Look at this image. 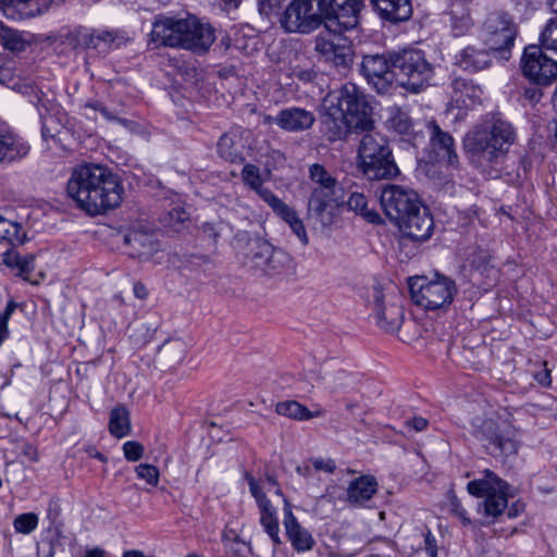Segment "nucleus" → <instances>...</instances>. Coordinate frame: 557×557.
Here are the masks:
<instances>
[{
  "mask_svg": "<svg viewBox=\"0 0 557 557\" xmlns=\"http://www.w3.org/2000/svg\"><path fill=\"white\" fill-rule=\"evenodd\" d=\"M352 61V51L349 46L336 45L332 54L325 62L333 64L336 67H347Z\"/></svg>",
  "mask_w": 557,
  "mask_h": 557,
  "instance_id": "c03bdc74",
  "label": "nucleus"
},
{
  "mask_svg": "<svg viewBox=\"0 0 557 557\" xmlns=\"http://www.w3.org/2000/svg\"><path fill=\"white\" fill-rule=\"evenodd\" d=\"M289 227L304 246L309 244V237L301 220L294 221V224Z\"/></svg>",
  "mask_w": 557,
  "mask_h": 557,
  "instance_id": "bf43d9fd",
  "label": "nucleus"
},
{
  "mask_svg": "<svg viewBox=\"0 0 557 557\" xmlns=\"http://www.w3.org/2000/svg\"><path fill=\"white\" fill-rule=\"evenodd\" d=\"M516 140L512 125L502 119L492 117L475 125L463 137V149L481 166L498 163Z\"/></svg>",
  "mask_w": 557,
  "mask_h": 557,
  "instance_id": "20e7f679",
  "label": "nucleus"
},
{
  "mask_svg": "<svg viewBox=\"0 0 557 557\" xmlns=\"http://www.w3.org/2000/svg\"><path fill=\"white\" fill-rule=\"evenodd\" d=\"M534 380L542 386H549L552 383L550 370L547 369L546 363L541 364L540 370L533 374Z\"/></svg>",
  "mask_w": 557,
  "mask_h": 557,
  "instance_id": "4d7b16f0",
  "label": "nucleus"
},
{
  "mask_svg": "<svg viewBox=\"0 0 557 557\" xmlns=\"http://www.w3.org/2000/svg\"><path fill=\"white\" fill-rule=\"evenodd\" d=\"M259 197L267 202L272 209L275 208L281 201L278 197H276L270 189L260 186L259 189L255 190Z\"/></svg>",
  "mask_w": 557,
  "mask_h": 557,
  "instance_id": "13d9d810",
  "label": "nucleus"
},
{
  "mask_svg": "<svg viewBox=\"0 0 557 557\" xmlns=\"http://www.w3.org/2000/svg\"><path fill=\"white\" fill-rule=\"evenodd\" d=\"M373 317L377 326L385 332L397 331L404 319L401 296L398 293H384L374 287L372 293Z\"/></svg>",
  "mask_w": 557,
  "mask_h": 557,
  "instance_id": "ddd939ff",
  "label": "nucleus"
},
{
  "mask_svg": "<svg viewBox=\"0 0 557 557\" xmlns=\"http://www.w3.org/2000/svg\"><path fill=\"white\" fill-rule=\"evenodd\" d=\"M150 36L157 46L183 48L198 54L206 53L215 40L214 28L194 15L160 17L153 23Z\"/></svg>",
  "mask_w": 557,
  "mask_h": 557,
  "instance_id": "7ed1b4c3",
  "label": "nucleus"
},
{
  "mask_svg": "<svg viewBox=\"0 0 557 557\" xmlns=\"http://www.w3.org/2000/svg\"><path fill=\"white\" fill-rule=\"evenodd\" d=\"M218 152L221 158L232 163H239L244 160L238 148L237 135L234 133H225L220 137Z\"/></svg>",
  "mask_w": 557,
  "mask_h": 557,
  "instance_id": "f704fd0d",
  "label": "nucleus"
},
{
  "mask_svg": "<svg viewBox=\"0 0 557 557\" xmlns=\"http://www.w3.org/2000/svg\"><path fill=\"white\" fill-rule=\"evenodd\" d=\"M323 109L331 140L343 138L349 131H367L373 124L372 108L352 83L329 92L323 99Z\"/></svg>",
  "mask_w": 557,
  "mask_h": 557,
  "instance_id": "f03ea898",
  "label": "nucleus"
},
{
  "mask_svg": "<svg viewBox=\"0 0 557 557\" xmlns=\"http://www.w3.org/2000/svg\"><path fill=\"white\" fill-rule=\"evenodd\" d=\"M517 34V24L504 11L488 13L482 26V36L485 45L490 50L500 53V57L505 60L509 59Z\"/></svg>",
  "mask_w": 557,
  "mask_h": 557,
  "instance_id": "9d476101",
  "label": "nucleus"
},
{
  "mask_svg": "<svg viewBox=\"0 0 557 557\" xmlns=\"http://www.w3.org/2000/svg\"><path fill=\"white\" fill-rule=\"evenodd\" d=\"M450 103L459 109H471L480 102L482 89L471 79L455 77L450 84Z\"/></svg>",
  "mask_w": 557,
  "mask_h": 557,
  "instance_id": "393cba45",
  "label": "nucleus"
},
{
  "mask_svg": "<svg viewBox=\"0 0 557 557\" xmlns=\"http://www.w3.org/2000/svg\"><path fill=\"white\" fill-rule=\"evenodd\" d=\"M245 480L247 481L249 491L257 503L260 512L259 521L261 527L269 535L274 546H278L282 541L280 537V522L276 508L267 497L258 480L249 473H245Z\"/></svg>",
  "mask_w": 557,
  "mask_h": 557,
  "instance_id": "dca6fc26",
  "label": "nucleus"
},
{
  "mask_svg": "<svg viewBox=\"0 0 557 557\" xmlns=\"http://www.w3.org/2000/svg\"><path fill=\"white\" fill-rule=\"evenodd\" d=\"M449 511L456 516L463 525H469L471 523V519L468 516L467 510L462 507L461 502L455 496L449 497Z\"/></svg>",
  "mask_w": 557,
  "mask_h": 557,
  "instance_id": "3c124183",
  "label": "nucleus"
},
{
  "mask_svg": "<svg viewBox=\"0 0 557 557\" xmlns=\"http://www.w3.org/2000/svg\"><path fill=\"white\" fill-rule=\"evenodd\" d=\"M0 84L15 88V73L11 66L0 64Z\"/></svg>",
  "mask_w": 557,
  "mask_h": 557,
  "instance_id": "5fc2aeb1",
  "label": "nucleus"
},
{
  "mask_svg": "<svg viewBox=\"0 0 557 557\" xmlns=\"http://www.w3.org/2000/svg\"><path fill=\"white\" fill-rule=\"evenodd\" d=\"M290 261L292 258L287 252L272 246V251L269 253L261 274L270 277L282 275L288 270Z\"/></svg>",
  "mask_w": 557,
  "mask_h": 557,
  "instance_id": "2f4dec72",
  "label": "nucleus"
},
{
  "mask_svg": "<svg viewBox=\"0 0 557 557\" xmlns=\"http://www.w3.org/2000/svg\"><path fill=\"white\" fill-rule=\"evenodd\" d=\"M540 4L539 0H517L518 10L528 13V11H533Z\"/></svg>",
  "mask_w": 557,
  "mask_h": 557,
  "instance_id": "338daca9",
  "label": "nucleus"
},
{
  "mask_svg": "<svg viewBox=\"0 0 557 557\" xmlns=\"http://www.w3.org/2000/svg\"><path fill=\"white\" fill-rule=\"evenodd\" d=\"M520 67L523 76L535 85H549L557 78V61L547 57L536 45L524 48Z\"/></svg>",
  "mask_w": 557,
  "mask_h": 557,
  "instance_id": "f8f14e48",
  "label": "nucleus"
},
{
  "mask_svg": "<svg viewBox=\"0 0 557 557\" xmlns=\"http://www.w3.org/2000/svg\"><path fill=\"white\" fill-rule=\"evenodd\" d=\"M396 225L404 236L417 242L429 239L434 228L433 218L429 209L423 207L422 203L419 209L406 214Z\"/></svg>",
  "mask_w": 557,
  "mask_h": 557,
  "instance_id": "a211bd4d",
  "label": "nucleus"
},
{
  "mask_svg": "<svg viewBox=\"0 0 557 557\" xmlns=\"http://www.w3.org/2000/svg\"><path fill=\"white\" fill-rule=\"evenodd\" d=\"M362 0H327L325 17L336 22L343 30H350L359 24Z\"/></svg>",
  "mask_w": 557,
  "mask_h": 557,
  "instance_id": "aec40b11",
  "label": "nucleus"
},
{
  "mask_svg": "<svg viewBox=\"0 0 557 557\" xmlns=\"http://www.w3.org/2000/svg\"><path fill=\"white\" fill-rule=\"evenodd\" d=\"M491 51L490 48L467 46L455 54L454 64L465 72L478 73L492 65Z\"/></svg>",
  "mask_w": 557,
  "mask_h": 557,
  "instance_id": "b1692460",
  "label": "nucleus"
},
{
  "mask_svg": "<svg viewBox=\"0 0 557 557\" xmlns=\"http://www.w3.org/2000/svg\"><path fill=\"white\" fill-rule=\"evenodd\" d=\"M309 177L311 181V189L341 187L337 184L336 178L333 177L331 173H329L326 169L319 163H314L310 166Z\"/></svg>",
  "mask_w": 557,
  "mask_h": 557,
  "instance_id": "58836bf2",
  "label": "nucleus"
},
{
  "mask_svg": "<svg viewBox=\"0 0 557 557\" xmlns=\"http://www.w3.org/2000/svg\"><path fill=\"white\" fill-rule=\"evenodd\" d=\"M27 41L23 35L11 27H8L3 22H0V46L11 52H20L25 50Z\"/></svg>",
  "mask_w": 557,
  "mask_h": 557,
  "instance_id": "e433bc0d",
  "label": "nucleus"
},
{
  "mask_svg": "<svg viewBox=\"0 0 557 557\" xmlns=\"http://www.w3.org/2000/svg\"><path fill=\"white\" fill-rule=\"evenodd\" d=\"M467 490L473 496L485 497L483 505L488 517H498L507 507L509 484L490 470L484 471L483 478L470 481Z\"/></svg>",
  "mask_w": 557,
  "mask_h": 557,
  "instance_id": "9b49d317",
  "label": "nucleus"
},
{
  "mask_svg": "<svg viewBox=\"0 0 557 557\" xmlns=\"http://www.w3.org/2000/svg\"><path fill=\"white\" fill-rule=\"evenodd\" d=\"M315 116L313 112L299 107L281 110L274 117V123L285 132L299 133L311 128Z\"/></svg>",
  "mask_w": 557,
  "mask_h": 557,
  "instance_id": "5701e85b",
  "label": "nucleus"
},
{
  "mask_svg": "<svg viewBox=\"0 0 557 557\" xmlns=\"http://www.w3.org/2000/svg\"><path fill=\"white\" fill-rule=\"evenodd\" d=\"M66 191L79 209L90 215H98L121 205L124 187L109 168L98 163H83L73 169Z\"/></svg>",
  "mask_w": 557,
  "mask_h": 557,
  "instance_id": "f257e3e1",
  "label": "nucleus"
},
{
  "mask_svg": "<svg viewBox=\"0 0 557 557\" xmlns=\"http://www.w3.org/2000/svg\"><path fill=\"white\" fill-rule=\"evenodd\" d=\"M272 210L284 221L292 214L293 211H295L293 208H290L282 200Z\"/></svg>",
  "mask_w": 557,
  "mask_h": 557,
  "instance_id": "0e129e2a",
  "label": "nucleus"
},
{
  "mask_svg": "<svg viewBox=\"0 0 557 557\" xmlns=\"http://www.w3.org/2000/svg\"><path fill=\"white\" fill-rule=\"evenodd\" d=\"M270 251H272V245L269 242L256 239L251 246L250 256L248 257L250 268L261 273Z\"/></svg>",
  "mask_w": 557,
  "mask_h": 557,
  "instance_id": "ea45409f",
  "label": "nucleus"
},
{
  "mask_svg": "<svg viewBox=\"0 0 557 557\" xmlns=\"http://www.w3.org/2000/svg\"><path fill=\"white\" fill-rule=\"evenodd\" d=\"M21 231L20 224L0 215V242H8L10 244L22 243Z\"/></svg>",
  "mask_w": 557,
  "mask_h": 557,
  "instance_id": "a19ab883",
  "label": "nucleus"
},
{
  "mask_svg": "<svg viewBox=\"0 0 557 557\" xmlns=\"http://www.w3.org/2000/svg\"><path fill=\"white\" fill-rule=\"evenodd\" d=\"M23 455L29 460V461H37L38 460V453L36 447H34L32 444H24L23 445Z\"/></svg>",
  "mask_w": 557,
  "mask_h": 557,
  "instance_id": "774afa93",
  "label": "nucleus"
},
{
  "mask_svg": "<svg viewBox=\"0 0 557 557\" xmlns=\"http://www.w3.org/2000/svg\"><path fill=\"white\" fill-rule=\"evenodd\" d=\"M275 411L280 416L288 417L295 420H309L315 417L323 416L322 410H318L315 412H311L307 407L299 404L296 400H286L277 403L275 406Z\"/></svg>",
  "mask_w": 557,
  "mask_h": 557,
  "instance_id": "473e14b6",
  "label": "nucleus"
},
{
  "mask_svg": "<svg viewBox=\"0 0 557 557\" xmlns=\"http://www.w3.org/2000/svg\"><path fill=\"white\" fill-rule=\"evenodd\" d=\"M358 157V169L368 180H392L399 174L386 137L377 132L363 135Z\"/></svg>",
  "mask_w": 557,
  "mask_h": 557,
  "instance_id": "39448f33",
  "label": "nucleus"
},
{
  "mask_svg": "<svg viewBox=\"0 0 557 557\" xmlns=\"http://www.w3.org/2000/svg\"><path fill=\"white\" fill-rule=\"evenodd\" d=\"M490 259L491 256L487 251L479 250L475 252L472 263L478 270L484 272L490 262Z\"/></svg>",
  "mask_w": 557,
  "mask_h": 557,
  "instance_id": "052dcab7",
  "label": "nucleus"
},
{
  "mask_svg": "<svg viewBox=\"0 0 557 557\" xmlns=\"http://www.w3.org/2000/svg\"><path fill=\"white\" fill-rule=\"evenodd\" d=\"M163 354L171 356L174 363H181L186 355V346L181 341H173L163 348Z\"/></svg>",
  "mask_w": 557,
  "mask_h": 557,
  "instance_id": "09e8293b",
  "label": "nucleus"
},
{
  "mask_svg": "<svg viewBox=\"0 0 557 557\" xmlns=\"http://www.w3.org/2000/svg\"><path fill=\"white\" fill-rule=\"evenodd\" d=\"M170 220L176 223H183L188 219L187 212L183 208H174L170 213Z\"/></svg>",
  "mask_w": 557,
  "mask_h": 557,
  "instance_id": "69168bd1",
  "label": "nucleus"
},
{
  "mask_svg": "<svg viewBox=\"0 0 557 557\" xmlns=\"http://www.w3.org/2000/svg\"><path fill=\"white\" fill-rule=\"evenodd\" d=\"M327 0H292L280 16L286 33L310 34L323 23Z\"/></svg>",
  "mask_w": 557,
  "mask_h": 557,
  "instance_id": "6e6552de",
  "label": "nucleus"
},
{
  "mask_svg": "<svg viewBox=\"0 0 557 557\" xmlns=\"http://www.w3.org/2000/svg\"><path fill=\"white\" fill-rule=\"evenodd\" d=\"M373 9L386 21H406L411 16L410 0H371Z\"/></svg>",
  "mask_w": 557,
  "mask_h": 557,
  "instance_id": "bb28decb",
  "label": "nucleus"
},
{
  "mask_svg": "<svg viewBox=\"0 0 557 557\" xmlns=\"http://www.w3.org/2000/svg\"><path fill=\"white\" fill-rule=\"evenodd\" d=\"M360 71L368 83L371 84L377 92L382 94L387 91L395 76L392 65V54L389 58L385 54L364 55Z\"/></svg>",
  "mask_w": 557,
  "mask_h": 557,
  "instance_id": "f3484780",
  "label": "nucleus"
},
{
  "mask_svg": "<svg viewBox=\"0 0 557 557\" xmlns=\"http://www.w3.org/2000/svg\"><path fill=\"white\" fill-rule=\"evenodd\" d=\"M242 178L245 185L249 186L252 190L259 189L262 186L260 170L255 164H246L244 166Z\"/></svg>",
  "mask_w": 557,
  "mask_h": 557,
  "instance_id": "49530a36",
  "label": "nucleus"
},
{
  "mask_svg": "<svg viewBox=\"0 0 557 557\" xmlns=\"http://www.w3.org/2000/svg\"><path fill=\"white\" fill-rule=\"evenodd\" d=\"M126 40V37L117 30L92 28L91 49L106 54L123 46Z\"/></svg>",
  "mask_w": 557,
  "mask_h": 557,
  "instance_id": "c756f323",
  "label": "nucleus"
},
{
  "mask_svg": "<svg viewBox=\"0 0 557 557\" xmlns=\"http://www.w3.org/2000/svg\"><path fill=\"white\" fill-rule=\"evenodd\" d=\"M408 285L412 301L426 310L447 308L457 294L455 281L440 274H435L434 278L411 277Z\"/></svg>",
  "mask_w": 557,
  "mask_h": 557,
  "instance_id": "0eeeda50",
  "label": "nucleus"
},
{
  "mask_svg": "<svg viewBox=\"0 0 557 557\" xmlns=\"http://www.w3.org/2000/svg\"><path fill=\"white\" fill-rule=\"evenodd\" d=\"M311 463L313 468L318 471H323L326 473H333L336 469V465L333 459H322V458H314L311 459Z\"/></svg>",
  "mask_w": 557,
  "mask_h": 557,
  "instance_id": "6e6d98bb",
  "label": "nucleus"
},
{
  "mask_svg": "<svg viewBox=\"0 0 557 557\" xmlns=\"http://www.w3.org/2000/svg\"><path fill=\"white\" fill-rule=\"evenodd\" d=\"M283 515L285 535L294 550L297 553L310 552L315 545V540L312 533L300 524L286 498H284Z\"/></svg>",
  "mask_w": 557,
  "mask_h": 557,
  "instance_id": "6ab92c4d",
  "label": "nucleus"
},
{
  "mask_svg": "<svg viewBox=\"0 0 557 557\" xmlns=\"http://www.w3.org/2000/svg\"><path fill=\"white\" fill-rule=\"evenodd\" d=\"M135 471L137 476L149 485H158L160 473L157 467L149 463H140L135 468Z\"/></svg>",
  "mask_w": 557,
  "mask_h": 557,
  "instance_id": "de8ad7c7",
  "label": "nucleus"
},
{
  "mask_svg": "<svg viewBox=\"0 0 557 557\" xmlns=\"http://www.w3.org/2000/svg\"><path fill=\"white\" fill-rule=\"evenodd\" d=\"M444 18L454 37L465 36L473 26L471 9L469 8L448 4L444 12Z\"/></svg>",
  "mask_w": 557,
  "mask_h": 557,
  "instance_id": "cd10ccee",
  "label": "nucleus"
},
{
  "mask_svg": "<svg viewBox=\"0 0 557 557\" xmlns=\"http://www.w3.org/2000/svg\"><path fill=\"white\" fill-rule=\"evenodd\" d=\"M472 425L475 436L493 446L499 455L512 456L518 451L517 430L507 421L492 417H475Z\"/></svg>",
  "mask_w": 557,
  "mask_h": 557,
  "instance_id": "1a4fd4ad",
  "label": "nucleus"
},
{
  "mask_svg": "<svg viewBox=\"0 0 557 557\" xmlns=\"http://www.w3.org/2000/svg\"><path fill=\"white\" fill-rule=\"evenodd\" d=\"M124 243L131 247L129 255L134 258H149L157 250L153 235L141 231L125 234Z\"/></svg>",
  "mask_w": 557,
  "mask_h": 557,
  "instance_id": "c85d7f7f",
  "label": "nucleus"
},
{
  "mask_svg": "<svg viewBox=\"0 0 557 557\" xmlns=\"http://www.w3.org/2000/svg\"><path fill=\"white\" fill-rule=\"evenodd\" d=\"M109 431L113 436L117 438H122L129 434V412L124 406H117L111 410L109 420Z\"/></svg>",
  "mask_w": 557,
  "mask_h": 557,
  "instance_id": "72a5a7b5",
  "label": "nucleus"
},
{
  "mask_svg": "<svg viewBox=\"0 0 557 557\" xmlns=\"http://www.w3.org/2000/svg\"><path fill=\"white\" fill-rule=\"evenodd\" d=\"M343 203L344 196L341 187L311 189L308 213L323 226H327L333 223L336 210Z\"/></svg>",
  "mask_w": 557,
  "mask_h": 557,
  "instance_id": "2eb2a0df",
  "label": "nucleus"
},
{
  "mask_svg": "<svg viewBox=\"0 0 557 557\" xmlns=\"http://www.w3.org/2000/svg\"><path fill=\"white\" fill-rule=\"evenodd\" d=\"M385 214L395 224L413 210L419 209L421 201L418 194L399 185H387L380 196Z\"/></svg>",
  "mask_w": 557,
  "mask_h": 557,
  "instance_id": "4468645a",
  "label": "nucleus"
},
{
  "mask_svg": "<svg viewBox=\"0 0 557 557\" xmlns=\"http://www.w3.org/2000/svg\"><path fill=\"white\" fill-rule=\"evenodd\" d=\"M541 85L527 87L523 90V97L529 100L530 102L536 103L541 100L543 92L540 88Z\"/></svg>",
  "mask_w": 557,
  "mask_h": 557,
  "instance_id": "680f3d73",
  "label": "nucleus"
},
{
  "mask_svg": "<svg viewBox=\"0 0 557 557\" xmlns=\"http://www.w3.org/2000/svg\"><path fill=\"white\" fill-rule=\"evenodd\" d=\"M391 128L400 135H408L411 133L413 123L408 113L396 110V112L388 120Z\"/></svg>",
  "mask_w": 557,
  "mask_h": 557,
  "instance_id": "a18cd8bd",
  "label": "nucleus"
},
{
  "mask_svg": "<svg viewBox=\"0 0 557 557\" xmlns=\"http://www.w3.org/2000/svg\"><path fill=\"white\" fill-rule=\"evenodd\" d=\"M392 65L397 81L406 90L418 94L432 85L435 65L420 49H404L392 54Z\"/></svg>",
  "mask_w": 557,
  "mask_h": 557,
  "instance_id": "423d86ee",
  "label": "nucleus"
},
{
  "mask_svg": "<svg viewBox=\"0 0 557 557\" xmlns=\"http://www.w3.org/2000/svg\"><path fill=\"white\" fill-rule=\"evenodd\" d=\"M29 152V145L5 123H0V162L11 163L23 159Z\"/></svg>",
  "mask_w": 557,
  "mask_h": 557,
  "instance_id": "4be33fe9",
  "label": "nucleus"
},
{
  "mask_svg": "<svg viewBox=\"0 0 557 557\" xmlns=\"http://www.w3.org/2000/svg\"><path fill=\"white\" fill-rule=\"evenodd\" d=\"M3 263L12 269L17 270V275L30 284H38V281H33L30 274L35 270V257L27 253L21 256L15 251L8 250L3 253Z\"/></svg>",
  "mask_w": 557,
  "mask_h": 557,
  "instance_id": "7c9ffc66",
  "label": "nucleus"
},
{
  "mask_svg": "<svg viewBox=\"0 0 557 557\" xmlns=\"http://www.w3.org/2000/svg\"><path fill=\"white\" fill-rule=\"evenodd\" d=\"M421 549L425 552L428 557H437V541L430 530L424 533V543Z\"/></svg>",
  "mask_w": 557,
  "mask_h": 557,
  "instance_id": "864d4df0",
  "label": "nucleus"
},
{
  "mask_svg": "<svg viewBox=\"0 0 557 557\" xmlns=\"http://www.w3.org/2000/svg\"><path fill=\"white\" fill-rule=\"evenodd\" d=\"M63 41L73 49H91L92 28L76 26L63 35Z\"/></svg>",
  "mask_w": 557,
  "mask_h": 557,
  "instance_id": "c9c22d12",
  "label": "nucleus"
},
{
  "mask_svg": "<svg viewBox=\"0 0 557 557\" xmlns=\"http://www.w3.org/2000/svg\"><path fill=\"white\" fill-rule=\"evenodd\" d=\"M346 203L349 210L360 214L368 222L379 223L381 221L380 214L375 210L368 208V200L363 194L352 193Z\"/></svg>",
  "mask_w": 557,
  "mask_h": 557,
  "instance_id": "4c0bfd02",
  "label": "nucleus"
},
{
  "mask_svg": "<svg viewBox=\"0 0 557 557\" xmlns=\"http://www.w3.org/2000/svg\"><path fill=\"white\" fill-rule=\"evenodd\" d=\"M39 523V517L35 512L17 515L13 520V528L16 533L28 535L35 531Z\"/></svg>",
  "mask_w": 557,
  "mask_h": 557,
  "instance_id": "79ce46f5",
  "label": "nucleus"
},
{
  "mask_svg": "<svg viewBox=\"0 0 557 557\" xmlns=\"http://www.w3.org/2000/svg\"><path fill=\"white\" fill-rule=\"evenodd\" d=\"M123 454L131 462L138 461L144 455V446L137 441H127L123 444Z\"/></svg>",
  "mask_w": 557,
  "mask_h": 557,
  "instance_id": "8fccbe9b",
  "label": "nucleus"
},
{
  "mask_svg": "<svg viewBox=\"0 0 557 557\" xmlns=\"http://www.w3.org/2000/svg\"><path fill=\"white\" fill-rule=\"evenodd\" d=\"M377 486L373 475H360L349 482L345 500L354 507H366L376 494Z\"/></svg>",
  "mask_w": 557,
  "mask_h": 557,
  "instance_id": "a878e982",
  "label": "nucleus"
},
{
  "mask_svg": "<svg viewBox=\"0 0 557 557\" xmlns=\"http://www.w3.org/2000/svg\"><path fill=\"white\" fill-rule=\"evenodd\" d=\"M336 44L333 41L324 38L323 36H318L315 39V51L324 59V61L327 60V58L332 54L333 49L335 48Z\"/></svg>",
  "mask_w": 557,
  "mask_h": 557,
  "instance_id": "603ef678",
  "label": "nucleus"
},
{
  "mask_svg": "<svg viewBox=\"0 0 557 557\" xmlns=\"http://www.w3.org/2000/svg\"><path fill=\"white\" fill-rule=\"evenodd\" d=\"M428 128L430 131V146L437 161L456 168L459 161L453 136L443 131L434 121L429 122Z\"/></svg>",
  "mask_w": 557,
  "mask_h": 557,
  "instance_id": "412c9836",
  "label": "nucleus"
},
{
  "mask_svg": "<svg viewBox=\"0 0 557 557\" xmlns=\"http://www.w3.org/2000/svg\"><path fill=\"white\" fill-rule=\"evenodd\" d=\"M405 424L416 432H421L426 429L428 420L422 417H413L412 419L406 420Z\"/></svg>",
  "mask_w": 557,
  "mask_h": 557,
  "instance_id": "e2e57ef3",
  "label": "nucleus"
},
{
  "mask_svg": "<svg viewBox=\"0 0 557 557\" xmlns=\"http://www.w3.org/2000/svg\"><path fill=\"white\" fill-rule=\"evenodd\" d=\"M543 48L557 53V16L548 20L540 36Z\"/></svg>",
  "mask_w": 557,
  "mask_h": 557,
  "instance_id": "37998d69",
  "label": "nucleus"
}]
</instances>
